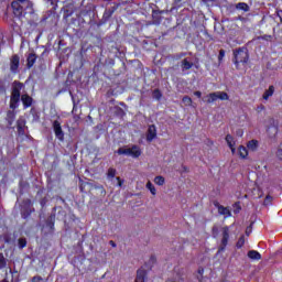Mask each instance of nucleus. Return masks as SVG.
<instances>
[{
  "mask_svg": "<svg viewBox=\"0 0 282 282\" xmlns=\"http://www.w3.org/2000/svg\"><path fill=\"white\" fill-rule=\"evenodd\" d=\"M21 89H23V83L14 82L10 97V109H17L21 101Z\"/></svg>",
  "mask_w": 282,
  "mask_h": 282,
  "instance_id": "f257e3e1",
  "label": "nucleus"
},
{
  "mask_svg": "<svg viewBox=\"0 0 282 282\" xmlns=\"http://www.w3.org/2000/svg\"><path fill=\"white\" fill-rule=\"evenodd\" d=\"M229 96L228 93L226 91H216V93H210L205 97V102L207 105H212V102H216V100H228Z\"/></svg>",
  "mask_w": 282,
  "mask_h": 282,
  "instance_id": "f03ea898",
  "label": "nucleus"
},
{
  "mask_svg": "<svg viewBox=\"0 0 282 282\" xmlns=\"http://www.w3.org/2000/svg\"><path fill=\"white\" fill-rule=\"evenodd\" d=\"M234 56H235V59H234L235 65H239V63H243V64L248 63L249 55L247 50L239 48L234 52Z\"/></svg>",
  "mask_w": 282,
  "mask_h": 282,
  "instance_id": "7ed1b4c3",
  "label": "nucleus"
},
{
  "mask_svg": "<svg viewBox=\"0 0 282 282\" xmlns=\"http://www.w3.org/2000/svg\"><path fill=\"white\" fill-rule=\"evenodd\" d=\"M155 138H158V128H155V124H151L148 128L147 141L153 142Z\"/></svg>",
  "mask_w": 282,
  "mask_h": 282,
  "instance_id": "20e7f679",
  "label": "nucleus"
},
{
  "mask_svg": "<svg viewBox=\"0 0 282 282\" xmlns=\"http://www.w3.org/2000/svg\"><path fill=\"white\" fill-rule=\"evenodd\" d=\"M148 274H149V271L147 269H144V267H141L137 271V278H135L134 282H147Z\"/></svg>",
  "mask_w": 282,
  "mask_h": 282,
  "instance_id": "39448f33",
  "label": "nucleus"
},
{
  "mask_svg": "<svg viewBox=\"0 0 282 282\" xmlns=\"http://www.w3.org/2000/svg\"><path fill=\"white\" fill-rule=\"evenodd\" d=\"M11 8L13 10V13L15 17H21V14H23V3L14 0L12 3H11Z\"/></svg>",
  "mask_w": 282,
  "mask_h": 282,
  "instance_id": "423d86ee",
  "label": "nucleus"
},
{
  "mask_svg": "<svg viewBox=\"0 0 282 282\" xmlns=\"http://www.w3.org/2000/svg\"><path fill=\"white\" fill-rule=\"evenodd\" d=\"M53 128H54V132H55L56 138H58V140H63L65 134H63V128L61 127V122L54 121L53 122Z\"/></svg>",
  "mask_w": 282,
  "mask_h": 282,
  "instance_id": "0eeeda50",
  "label": "nucleus"
},
{
  "mask_svg": "<svg viewBox=\"0 0 282 282\" xmlns=\"http://www.w3.org/2000/svg\"><path fill=\"white\" fill-rule=\"evenodd\" d=\"M228 238H229L228 227H224L223 228V240H221L223 247L219 249V252H221V250H224V248H226L228 246Z\"/></svg>",
  "mask_w": 282,
  "mask_h": 282,
  "instance_id": "6e6552de",
  "label": "nucleus"
},
{
  "mask_svg": "<svg viewBox=\"0 0 282 282\" xmlns=\"http://www.w3.org/2000/svg\"><path fill=\"white\" fill-rule=\"evenodd\" d=\"M19 55H13L11 57V64H10V69L13 72V74H17V69H19Z\"/></svg>",
  "mask_w": 282,
  "mask_h": 282,
  "instance_id": "1a4fd4ad",
  "label": "nucleus"
},
{
  "mask_svg": "<svg viewBox=\"0 0 282 282\" xmlns=\"http://www.w3.org/2000/svg\"><path fill=\"white\" fill-rule=\"evenodd\" d=\"M22 105L24 109H28V107H32L33 99L30 97V95L24 94L21 96Z\"/></svg>",
  "mask_w": 282,
  "mask_h": 282,
  "instance_id": "9d476101",
  "label": "nucleus"
},
{
  "mask_svg": "<svg viewBox=\"0 0 282 282\" xmlns=\"http://www.w3.org/2000/svg\"><path fill=\"white\" fill-rule=\"evenodd\" d=\"M129 155L131 158H140L142 155V150L138 145H133L132 148H129Z\"/></svg>",
  "mask_w": 282,
  "mask_h": 282,
  "instance_id": "9b49d317",
  "label": "nucleus"
},
{
  "mask_svg": "<svg viewBox=\"0 0 282 282\" xmlns=\"http://www.w3.org/2000/svg\"><path fill=\"white\" fill-rule=\"evenodd\" d=\"M247 149L248 151H257V149H259V141L257 140H251L247 143Z\"/></svg>",
  "mask_w": 282,
  "mask_h": 282,
  "instance_id": "f8f14e48",
  "label": "nucleus"
},
{
  "mask_svg": "<svg viewBox=\"0 0 282 282\" xmlns=\"http://www.w3.org/2000/svg\"><path fill=\"white\" fill-rule=\"evenodd\" d=\"M238 155L241 160H246L248 158V149L243 145L238 147Z\"/></svg>",
  "mask_w": 282,
  "mask_h": 282,
  "instance_id": "ddd939ff",
  "label": "nucleus"
},
{
  "mask_svg": "<svg viewBox=\"0 0 282 282\" xmlns=\"http://www.w3.org/2000/svg\"><path fill=\"white\" fill-rule=\"evenodd\" d=\"M248 257H249V259H252L253 261H260L261 253H259V251H256V250H250L248 252Z\"/></svg>",
  "mask_w": 282,
  "mask_h": 282,
  "instance_id": "4468645a",
  "label": "nucleus"
},
{
  "mask_svg": "<svg viewBox=\"0 0 282 282\" xmlns=\"http://www.w3.org/2000/svg\"><path fill=\"white\" fill-rule=\"evenodd\" d=\"M271 96H274V86H270L269 89H267L262 96L263 100H269Z\"/></svg>",
  "mask_w": 282,
  "mask_h": 282,
  "instance_id": "2eb2a0df",
  "label": "nucleus"
},
{
  "mask_svg": "<svg viewBox=\"0 0 282 282\" xmlns=\"http://www.w3.org/2000/svg\"><path fill=\"white\" fill-rule=\"evenodd\" d=\"M36 63V54L31 53L28 56V67H34V64Z\"/></svg>",
  "mask_w": 282,
  "mask_h": 282,
  "instance_id": "dca6fc26",
  "label": "nucleus"
},
{
  "mask_svg": "<svg viewBox=\"0 0 282 282\" xmlns=\"http://www.w3.org/2000/svg\"><path fill=\"white\" fill-rule=\"evenodd\" d=\"M218 213L220 215H224L225 217H230L232 214L230 213V209L228 207L219 206L218 207Z\"/></svg>",
  "mask_w": 282,
  "mask_h": 282,
  "instance_id": "f3484780",
  "label": "nucleus"
},
{
  "mask_svg": "<svg viewBox=\"0 0 282 282\" xmlns=\"http://www.w3.org/2000/svg\"><path fill=\"white\" fill-rule=\"evenodd\" d=\"M145 188L150 191L151 195H158V189H155V185H153L151 181H148V183L145 184Z\"/></svg>",
  "mask_w": 282,
  "mask_h": 282,
  "instance_id": "a211bd4d",
  "label": "nucleus"
},
{
  "mask_svg": "<svg viewBox=\"0 0 282 282\" xmlns=\"http://www.w3.org/2000/svg\"><path fill=\"white\" fill-rule=\"evenodd\" d=\"M237 10H243V12H250V7L246 2H239L236 6Z\"/></svg>",
  "mask_w": 282,
  "mask_h": 282,
  "instance_id": "6ab92c4d",
  "label": "nucleus"
},
{
  "mask_svg": "<svg viewBox=\"0 0 282 282\" xmlns=\"http://www.w3.org/2000/svg\"><path fill=\"white\" fill-rule=\"evenodd\" d=\"M181 67L183 70H188L193 67V63L188 62L187 58L182 61Z\"/></svg>",
  "mask_w": 282,
  "mask_h": 282,
  "instance_id": "aec40b11",
  "label": "nucleus"
},
{
  "mask_svg": "<svg viewBox=\"0 0 282 282\" xmlns=\"http://www.w3.org/2000/svg\"><path fill=\"white\" fill-rule=\"evenodd\" d=\"M229 149L232 148V147H236V142H235V138H232V135L230 134H227L226 138H225Z\"/></svg>",
  "mask_w": 282,
  "mask_h": 282,
  "instance_id": "412c9836",
  "label": "nucleus"
},
{
  "mask_svg": "<svg viewBox=\"0 0 282 282\" xmlns=\"http://www.w3.org/2000/svg\"><path fill=\"white\" fill-rule=\"evenodd\" d=\"M182 100L185 107H193V99L191 97L184 96Z\"/></svg>",
  "mask_w": 282,
  "mask_h": 282,
  "instance_id": "4be33fe9",
  "label": "nucleus"
},
{
  "mask_svg": "<svg viewBox=\"0 0 282 282\" xmlns=\"http://www.w3.org/2000/svg\"><path fill=\"white\" fill-rule=\"evenodd\" d=\"M164 182H165L164 176H156L154 178V184H156V186H164Z\"/></svg>",
  "mask_w": 282,
  "mask_h": 282,
  "instance_id": "5701e85b",
  "label": "nucleus"
},
{
  "mask_svg": "<svg viewBox=\"0 0 282 282\" xmlns=\"http://www.w3.org/2000/svg\"><path fill=\"white\" fill-rule=\"evenodd\" d=\"M117 153L119 155H129V148H120Z\"/></svg>",
  "mask_w": 282,
  "mask_h": 282,
  "instance_id": "b1692460",
  "label": "nucleus"
},
{
  "mask_svg": "<svg viewBox=\"0 0 282 282\" xmlns=\"http://www.w3.org/2000/svg\"><path fill=\"white\" fill-rule=\"evenodd\" d=\"M273 199H274V198H273L271 195H267L265 198H264L263 205H264V206H270V204H272V200H273Z\"/></svg>",
  "mask_w": 282,
  "mask_h": 282,
  "instance_id": "393cba45",
  "label": "nucleus"
},
{
  "mask_svg": "<svg viewBox=\"0 0 282 282\" xmlns=\"http://www.w3.org/2000/svg\"><path fill=\"white\" fill-rule=\"evenodd\" d=\"M19 243V248H25L28 246V240H25V238H20L18 240Z\"/></svg>",
  "mask_w": 282,
  "mask_h": 282,
  "instance_id": "a878e982",
  "label": "nucleus"
},
{
  "mask_svg": "<svg viewBox=\"0 0 282 282\" xmlns=\"http://www.w3.org/2000/svg\"><path fill=\"white\" fill-rule=\"evenodd\" d=\"M245 243H246V238L242 236L237 241V248H243Z\"/></svg>",
  "mask_w": 282,
  "mask_h": 282,
  "instance_id": "bb28decb",
  "label": "nucleus"
},
{
  "mask_svg": "<svg viewBox=\"0 0 282 282\" xmlns=\"http://www.w3.org/2000/svg\"><path fill=\"white\" fill-rule=\"evenodd\" d=\"M153 98H155L156 100H160L162 98V93H160V90H154Z\"/></svg>",
  "mask_w": 282,
  "mask_h": 282,
  "instance_id": "cd10ccee",
  "label": "nucleus"
},
{
  "mask_svg": "<svg viewBox=\"0 0 282 282\" xmlns=\"http://www.w3.org/2000/svg\"><path fill=\"white\" fill-rule=\"evenodd\" d=\"M224 56H226V51L220 50V51H219V55H218V61H219V63H221V61H224Z\"/></svg>",
  "mask_w": 282,
  "mask_h": 282,
  "instance_id": "c85d7f7f",
  "label": "nucleus"
},
{
  "mask_svg": "<svg viewBox=\"0 0 282 282\" xmlns=\"http://www.w3.org/2000/svg\"><path fill=\"white\" fill-rule=\"evenodd\" d=\"M108 177H116V169L110 167L108 170Z\"/></svg>",
  "mask_w": 282,
  "mask_h": 282,
  "instance_id": "c756f323",
  "label": "nucleus"
},
{
  "mask_svg": "<svg viewBox=\"0 0 282 282\" xmlns=\"http://www.w3.org/2000/svg\"><path fill=\"white\" fill-rule=\"evenodd\" d=\"M276 158H278L279 160H282V143H281L280 147L278 148Z\"/></svg>",
  "mask_w": 282,
  "mask_h": 282,
  "instance_id": "7c9ffc66",
  "label": "nucleus"
},
{
  "mask_svg": "<svg viewBox=\"0 0 282 282\" xmlns=\"http://www.w3.org/2000/svg\"><path fill=\"white\" fill-rule=\"evenodd\" d=\"M32 282H43V278L41 275H35L33 276Z\"/></svg>",
  "mask_w": 282,
  "mask_h": 282,
  "instance_id": "2f4dec72",
  "label": "nucleus"
},
{
  "mask_svg": "<svg viewBox=\"0 0 282 282\" xmlns=\"http://www.w3.org/2000/svg\"><path fill=\"white\" fill-rule=\"evenodd\" d=\"M14 116H15L14 110H10V111L8 112V118H9L10 120H14Z\"/></svg>",
  "mask_w": 282,
  "mask_h": 282,
  "instance_id": "473e14b6",
  "label": "nucleus"
},
{
  "mask_svg": "<svg viewBox=\"0 0 282 282\" xmlns=\"http://www.w3.org/2000/svg\"><path fill=\"white\" fill-rule=\"evenodd\" d=\"M0 268H6V259L3 256H0Z\"/></svg>",
  "mask_w": 282,
  "mask_h": 282,
  "instance_id": "72a5a7b5",
  "label": "nucleus"
},
{
  "mask_svg": "<svg viewBox=\"0 0 282 282\" xmlns=\"http://www.w3.org/2000/svg\"><path fill=\"white\" fill-rule=\"evenodd\" d=\"M18 1L19 3H22L23 6H30V0H15Z\"/></svg>",
  "mask_w": 282,
  "mask_h": 282,
  "instance_id": "f704fd0d",
  "label": "nucleus"
},
{
  "mask_svg": "<svg viewBox=\"0 0 282 282\" xmlns=\"http://www.w3.org/2000/svg\"><path fill=\"white\" fill-rule=\"evenodd\" d=\"M194 96H197V98H202V91H199V90L195 91Z\"/></svg>",
  "mask_w": 282,
  "mask_h": 282,
  "instance_id": "c9c22d12",
  "label": "nucleus"
},
{
  "mask_svg": "<svg viewBox=\"0 0 282 282\" xmlns=\"http://www.w3.org/2000/svg\"><path fill=\"white\" fill-rule=\"evenodd\" d=\"M229 149H230L232 155H235V153H237V149H236L235 147H231V148H229Z\"/></svg>",
  "mask_w": 282,
  "mask_h": 282,
  "instance_id": "e433bc0d",
  "label": "nucleus"
},
{
  "mask_svg": "<svg viewBox=\"0 0 282 282\" xmlns=\"http://www.w3.org/2000/svg\"><path fill=\"white\" fill-rule=\"evenodd\" d=\"M117 182H118V186H122V181L120 180V177H117Z\"/></svg>",
  "mask_w": 282,
  "mask_h": 282,
  "instance_id": "4c0bfd02",
  "label": "nucleus"
},
{
  "mask_svg": "<svg viewBox=\"0 0 282 282\" xmlns=\"http://www.w3.org/2000/svg\"><path fill=\"white\" fill-rule=\"evenodd\" d=\"M250 232H252V229L247 228V230H246V235H247V236H250Z\"/></svg>",
  "mask_w": 282,
  "mask_h": 282,
  "instance_id": "58836bf2",
  "label": "nucleus"
},
{
  "mask_svg": "<svg viewBox=\"0 0 282 282\" xmlns=\"http://www.w3.org/2000/svg\"><path fill=\"white\" fill-rule=\"evenodd\" d=\"M109 243L112 246V248H116V242L113 240H110Z\"/></svg>",
  "mask_w": 282,
  "mask_h": 282,
  "instance_id": "ea45409f",
  "label": "nucleus"
},
{
  "mask_svg": "<svg viewBox=\"0 0 282 282\" xmlns=\"http://www.w3.org/2000/svg\"><path fill=\"white\" fill-rule=\"evenodd\" d=\"M237 135H240V137L243 135V131H241V130L238 131V132H237Z\"/></svg>",
  "mask_w": 282,
  "mask_h": 282,
  "instance_id": "a19ab883",
  "label": "nucleus"
},
{
  "mask_svg": "<svg viewBox=\"0 0 282 282\" xmlns=\"http://www.w3.org/2000/svg\"><path fill=\"white\" fill-rule=\"evenodd\" d=\"M150 261H152V263H155V257H151Z\"/></svg>",
  "mask_w": 282,
  "mask_h": 282,
  "instance_id": "79ce46f5",
  "label": "nucleus"
},
{
  "mask_svg": "<svg viewBox=\"0 0 282 282\" xmlns=\"http://www.w3.org/2000/svg\"><path fill=\"white\" fill-rule=\"evenodd\" d=\"M213 231H214V232H217V227H214V228H213Z\"/></svg>",
  "mask_w": 282,
  "mask_h": 282,
  "instance_id": "37998d69",
  "label": "nucleus"
},
{
  "mask_svg": "<svg viewBox=\"0 0 282 282\" xmlns=\"http://www.w3.org/2000/svg\"><path fill=\"white\" fill-rule=\"evenodd\" d=\"M264 39H271V36L269 35V36H267V37H264Z\"/></svg>",
  "mask_w": 282,
  "mask_h": 282,
  "instance_id": "c03bdc74",
  "label": "nucleus"
}]
</instances>
